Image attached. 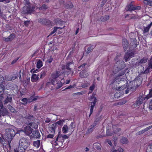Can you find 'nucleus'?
Returning a JSON list of instances; mask_svg holds the SVG:
<instances>
[{
	"label": "nucleus",
	"mask_w": 152,
	"mask_h": 152,
	"mask_svg": "<svg viewBox=\"0 0 152 152\" xmlns=\"http://www.w3.org/2000/svg\"><path fill=\"white\" fill-rule=\"evenodd\" d=\"M35 8V6L32 4L25 6L23 8V12L24 14H30L34 11Z\"/></svg>",
	"instance_id": "5"
},
{
	"label": "nucleus",
	"mask_w": 152,
	"mask_h": 152,
	"mask_svg": "<svg viewBox=\"0 0 152 152\" xmlns=\"http://www.w3.org/2000/svg\"><path fill=\"white\" fill-rule=\"evenodd\" d=\"M25 118L28 120V121H31L32 120L31 119L33 118V116L32 115H31L30 114H28L26 115L25 116Z\"/></svg>",
	"instance_id": "38"
},
{
	"label": "nucleus",
	"mask_w": 152,
	"mask_h": 152,
	"mask_svg": "<svg viewBox=\"0 0 152 152\" xmlns=\"http://www.w3.org/2000/svg\"><path fill=\"white\" fill-rule=\"evenodd\" d=\"M97 99L96 98H95L94 100H92V102L91 103V107L90 114L89 115V117H90L91 115L92 114L93 112V110L94 107L96 105V103L97 102Z\"/></svg>",
	"instance_id": "17"
},
{
	"label": "nucleus",
	"mask_w": 152,
	"mask_h": 152,
	"mask_svg": "<svg viewBox=\"0 0 152 152\" xmlns=\"http://www.w3.org/2000/svg\"><path fill=\"white\" fill-rule=\"evenodd\" d=\"M30 81V79L29 78H28L26 79L25 81L24 82L23 84L25 86H27L29 84V83Z\"/></svg>",
	"instance_id": "48"
},
{
	"label": "nucleus",
	"mask_w": 152,
	"mask_h": 152,
	"mask_svg": "<svg viewBox=\"0 0 152 152\" xmlns=\"http://www.w3.org/2000/svg\"><path fill=\"white\" fill-rule=\"evenodd\" d=\"M141 83V80L136 78L133 81L130 82V85H131L130 89L132 91H135L136 89L140 86Z\"/></svg>",
	"instance_id": "3"
},
{
	"label": "nucleus",
	"mask_w": 152,
	"mask_h": 152,
	"mask_svg": "<svg viewBox=\"0 0 152 152\" xmlns=\"http://www.w3.org/2000/svg\"><path fill=\"white\" fill-rule=\"evenodd\" d=\"M48 7L47 5L44 4L42 6L39 7V9L40 10H44L48 9Z\"/></svg>",
	"instance_id": "41"
},
{
	"label": "nucleus",
	"mask_w": 152,
	"mask_h": 152,
	"mask_svg": "<svg viewBox=\"0 0 152 152\" xmlns=\"http://www.w3.org/2000/svg\"><path fill=\"white\" fill-rule=\"evenodd\" d=\"M102 115H101L100 116L96 118L95 119L93 124L94 125H95V126H96L98 123L99 122L101 119L102 118Z\"/></svg>",
	"instance_id": "28"
},
{
	"label": "nucleus",
	"mask_w": 152,
	"mask_h": 152,
	"mask_svg": "<svg viewBox=\"0 0 152 152\" xmlns=\"http://www.w3.org/2000/svg\"><path fill=\"white\" fill-rule=\"evenodd\" d=\"M95 95L96 94L94 92H93L91 96L90 97V99L91 100H94L95 98H96V97H95Z\"/></svg>",
	"instance_id": "61"
},
{
	"label": "nucleus",
	"mask_w": 152,
	"mask_h": 152,
	"mask_svg": "<svg viewBox=\"0 0 152 152\" xmlns=\"http://www.w3.org/2000/svg\"><path fill=\"white\" fill-rule=\"evenodd\" d=\"M149 29H150L147 27H144L143 33H145L148 32L149 31Z\"/></svg>",
	"instance_id": "63"
},
{
	"label": "nucleus",
	"mask_w": 152,
	"mask_h": 152,
	"mask_svg": "<svg viewBox=\"0 0 152 152\" xmlns=\"http://www.w3.org/2000/svg\"><path fill=\"white\" fill-rule=\"evenodd\" d=\"M126 102H119L117 103H115V105H123L126 103Z\"/></svg>",
	"instance_id": "58"
},
{
	"label": "nucleus",
	"mask_w": 152,
	"mask_h": 152,
	"mask_svg": "<svg viewBox=\"0 0 152 152\" xmlns=\"http://www.w3.org/2000/svg\"><path fill=\"white\" fill-rule=\"evenodd\" d=\"M9 102H10V95L8 94L6 99L4 100V104L5 105V104L8 103Z\"/></svg>",
	"instance_id": "47"
},
{
	"label": "nucleus",
	"mask_w": 152,
	"mask_h": 152,
	"mask_svg": "<svg viewBox=\"0 0 152 152\" xmlns=\"http://www.w3.org/2000/svg\"><path fill=\"white\" fill-rule=\"evenodd\" d=\"M30 141L28 138L23 137L19 141L18 151L19 152H24L30 145Z\"/></svg>",
	"instance_id": "2"
},
{
	"label": "nucleus",
	"mask_w": 152,
	"mask_h": 152,
	"mask_svg": "<svg viewBox=\"0 0 152 152\" xmlns=\"http://www.w3.org/2000/svg\"><path fill=\"white\" fill-rule=\"evenodd\" d=\"M31 135H30L31 139L34 138H39L40 137V135L39 132L37 130L33 131Z\"/></svg>",
	"instance_id": "16"
},
{
	"label": "nucleus",
	"mask_w": 152,
	"mask_h": 152,
	"mask_svg": "<svg viewBox=\"0 0 152 152\" xmlns=\"http://www.w3.org/2000/svg\"><path fill=\"white\" fill-rule=\"evenodd\" d=\"M65 67L67 69L69 70V71L67 73V75H71V76H72L74 73L72 69L75 67L73 61L72 60L70 61L67 62L65 65Z\"/></svg>",
	"instance_id": "4"
},
{
	"label": "nucleus",
	"mask_w": 152,
	"mask_h": 152,
	"mask_svg": "<svg viewBox=\"0 0 152 152\" xmlns=\"http://www.w3.org/2000/svg\"><path fill=\"white\" fill-rule=\"evenodd\" d=\"M136 17L135 16H132V15H129L128 14H126L125 15V18H127V20H130V19H134L136 18Z\"/></svg>",
	"instance_id": "27"
},
{
	"label": "nucleus",
	"mask_w": 152,
	"mask_h": 152,
	"mask_svg": "<svg viewBox=\"0 0 152 152\" xmlns=\"http://www.w3.org/2000/svg\"><path fill=\"white\" fill-rule=\"evenodd\" d=\"M89 75V74L87 72V71L83 69L80 73L79 76L81 78H86Z\"/></svg>",
	"instance_id": "20"
},
{
	"label": "nucleus",
	"mask_w": 152,
	"mask_h": 152,
	"mask_svg": "<svg viewBox=\"0 0 152 152\" xmlns=\"http://www.w3.org/2000/svg\"><path fill=\"white\" fill-rule=\"evenodd\" d=\"M131 85H129V86L128 88H127V89H126L125 90V93L126 94H127L129 92V90L131 91H132L130 89Z\"/></svg>",
	"instance_id": "60"
},
{
	"label": "nucleus",
	"mask_w": 152,
	"mask_h": 152,
	"mask_svg": "<svg viewBox=\"0 0 152 152\" xmlns=\"http://www.w3.org/2000/svg\"><path fill=\"white\" fill-rule=\"evenodd\" d=\"M144 3L146 5L152 7V0H145L144 1Z\"/></svg>",
	"instance_id": "35"
},
{
	"label": "nucleus",
	"mask_w": 152,
	"mask_h": 152,
	"mask_svg": "<svg viewBox=\"0 0 152 152\" xmlns=\"http://www.w3.org/2000/svg\"><path fill=\"white\" fill-rule=\"evenodd\" d=\"M46 74V73L45 71H42L40 74V78L41 79L43 78L45 76Z\"/></svg>",
	"instance_id": "43"
},
{
	"label": "nucleus",
	"mask_w": 152,
	"mask_h": 152,
	"mask_svg": "<svg viewBox=\"0 0 152 152\" xmlns=\"http://www.w3.org/2000/svg\"><path fill=\"white\" fill-rule=\"evenodd\" d=\"M75 86V85H70L68 87H67L66 88H64V89L62 91H64L66 90L67 89L72 88H74Z\"/></svg>",
	"instance_id": "50"
},
{
	"label": "nucleus",
	"mask_w": 152,
	"mask_h": 152,
	"mask_svg": "<svg viewBox=\"0 0 152 152\" xmlns=\"http://www.w3.org/2000/svg\"><path fill=\"white\" fill-rule=\"evenodd\" d=\"M16 134L15 131L13 129L10 128V137H14Z\"/></svg>",
	"instance_id": "34"
},
{
	"label": "nucleus",
	"mask_w": 152,
	"mask_h": 152,
	"mask_svg": "<svg viewBox=\"0 0 152 152\" xmlns=\"http://www.w3.org/2000/svg\"><path fill=\"white\" fill-rule=\"evenodd\" d=\"M64 122V121L62 120H59L56 123H55L54 124H56V127H57L58 126V125H62L63 124V122Z\"/></svg>",
	"instance_id": "45"
},
{
	"label": "nucleus",
	"mask_w": 152,
	"mask_h": 152,
	"mask_svg": "<svg viewBox=\"0 0 152 152\" xmlns=\"http://www.w3.org/2000/svg\"><path fill=\"white\" fill-rule=\"evenodd\" d=\"M18 73L16 72L15 74L13 76H12L11 78L10 79V80H14L15 79L18 77Z\"/></svg>",
	"instance_id": "46"
},
{
	"label": "nucleus",
	"mask_w": 152,
	"mask_h": 152,
	"mask_svg": "<svg viewBox=\"0 0 152 152\" xmlns=\"http://www.w3.org/2000/svg\"><path fill=\"white\" fill-rule=\"evenodd\" d=\"M123 46L125 51L127 50L128 48H130L129 47V42L125 38L123 39Z\"/></svg>",
	"instance_id": "18"
},
{
	"label": "nucleus",
	"mask_w": 152,
	"mask_h": 152,
	"mask_svg": "<svg viewBox=\"0 0 152 152\" xmlns=\"http://www.w3.org/2000/svg\"><path fill=\"white\" fill-rule=\"evenodd\" d=\"M94 148L97 149L98 150L101 149V145L99 143H95L93 145Z\"/></svg>",
	"instance_id": "29"
},
{
	"label": "nucleus",
	"mask_w": 152,
	"mask_h": 152,
	"mask_svg": "<svg viewBox=\"0 0 152 152\" xmlns=\"http://www.w3.org/2000/svg\"><path fill=\"white\" fill-rule=\"evenodd\" d=\"M59 1L61 5H63L64 7L68 9H71L73 7V5L72 2H69V3L65 4L64 1L63 0H59Z\"/></svg>",
	"instance_id": "11"
},
{
	"label": "nucleus",
	"mask_w": 152,
	"mask_h": 152,
	"mask_svg": "<svg viewBox=\"0 0 152 152\" xmlns=\"http://www.w3.org/2000/svg\"><path fill=\"white\" fill-rule=\"evenodd\" d=\"M134 53L133 52L129 53H126L124 55V59L126 62L130 58H131L134 56Z\"/></svg>",
	"instance_id": "14"
},
{
	"label": "nucleus",
	"mask_w": 152,
	"mask_h": 152,
	"mask_svg": "<svg viewBox=\"0 0 152 152\" xmlns=\"http://www.w3.org/2000/svg\"><path fill=\"white\" fill-rule=\"evenodd\" d=\"M53 60V58L52 56H50V58H48L47 60V62L49 63H51Z\"/></svg>",
	"instance_id": "62"
},
{
	"label": "nucleus",
	"mask_w": 152,
	"mask_h": 152,
	"mask_svg": "<svg viewBox=\"0 0 152 152\" xmlns=\"http://www.w3.org/2000/svg\"><path fill=\"white\" fill-rule=\"evenodd\" d=\"M43 66L42 61L40 60H39L37 62V67L38 69H39Z\"/></svg>",
	"instance_id": "31"
},
{
	"label": "nucleus",
	"mask_w": 152,
	"mask_h": 152,
	"mask_svg": "<svg viewBox=\"0 0 152 152\" xmlns=\"http://www.w3.org/2000/svg\"><path fill=\"white\" fill-rule=\"evenodd\" d=\"M141 7L140 6H134L132 4V2L129 5H127L126 7V9L127 11H131L136 10H140Z\"/></svg>",
	"instance_id": "9"
},
{
	"label": "nucleus",
	"mask_w": 152,
	"mask_h": 152,
	"mask_svg": "<svg viewBox=\"0 0 152 152\" xmlns=\"http://www.w3.org/2000/svg\"><path fill=\"white\" fill-rule=\"evenodd\" d=\"M9 82L6 81H4L3 82V86L4 87V89H6L8 90L10 88V86H9Z\"/></svg>",
	"instance_id": "24"
},
{
	"label": "nucleus",
	"mask_w": 152,
	"mask_h": 152,
	"mask_svg": "<svg viewBox=\"0 0 152 152\" xmlns=\"http://www.w3.org/2000/svg\"><path fill=\"white\" fill-rule=\"evenodd\" d=\"M65 83L64 79L62 78L61 79V81H58L57 83V85L56 86V88L58 89L61 88Z\"/></svg>",
	"instance_id": "22"
},
{
	"label": "nucleus",
	"mask_w": 152,
	"mask_h": 152,
	"mask_svg": "<svg viewBox=\"0 0 152 152\" xmlns=\"http://www.w3.org/2000/svg\"><path fill=\"white\" fill-rule=\"evenodd\" d=\"M39 79V75L33 74L31 77V80L32 82L37 81Z\"/></svg>",
	"instance_id": "23"
},
{
	"label": "nucleus",
	"mask_w": 152,
	"mask_h": 152,
	"mask_svg": "<svg viewBox=\"0 0 152 152\" xmlns=\"http://www.w3.org/2000/svg\"><path fill=\"white\" fill-rule=\"evenodd\" d=\"M84 94V93L83 91H81L77 93H74L73 94L74 95L79 96L83 95Z\"/></svg>",
	"instance_id": "53"
},
{
	"label": "nucleus",
	"mask_w": 152,
	"mask_h": 152,
	"mask_svg": "<svg viewBox=\"0 0 152 152\" xmlns=\"http://www.w3.org/2000/svg\"><path fill=\"white\" fill-rule=\"evenodd\" d=\"M33 129L31 128L30 126H26L24 129V132L27 135L30 136V135L31 134Z\"/></svg>",
	"instance_id": "13"
},
{
	"label": "nucleus",
	"mask_w": 152,
	"mask_h": 152,
	"mask_svg": "<svg viewBox=\"0 0 152 152\" xmlns=\"http://www.w3.org/2000/svg\"><path fill=\"white\" fill-rule=\"evenodd\" d=\"M120 142L123 144H127L128 142L127 139L125 137H123L120 140Z\"/></svg>",
	"instance_id": "25"
},
{
	"label": "nucleus",
	"mask_w": 152,
	"mask_h": 152,
	"mask_svg": "<svg viewBox=\"0 0 152 152\" xmlns=\"http://www.w3.org/2000/svg\"><path fill=\"white\" fill-rule=\"evenodd\" d=\"M89 85V83H83L81 85V87L83 88H85L88 87Z\"/></svg>",
	"instance_id": "55"
},
{
	"label": "nucleus",
	"mask_w": 152,
	"mask_h": 152,
	"mask_svg": "<svg viewBox=\"0 0 152 152\" xmlns=\"http://www.w3.org/2000/svg\"><path fill=\"white\" fill-rule=\"evenodd\" d=\"M38 21L41 24L46 26H49L51 23V21L50 20L48 19L43 18L39 19Z\"/></svg>",
	"instance_id": "8"
},
{
	"label": "nucleus",
	"mask_w": 152,
	"mask_h": 152,
	"mask_svg": "<svg viewBox=\"0 0 152 152\" xmlns=\"http://www.w3.org/2000/svg\"><path fill=\"white\" fill-rule=\"evenodd\" d=\"M21 101L23 102V103H22V104L25 105L27 104L28 102V99L26 98H24L21 99Z\"/></svg>",
	"instance_id": "49"
},
{
	"label": "nucleus",
	"mask_w": 152,
	"mask_h": 152,
	"mask_svg": "<svg viewBox=\"0 0 152 152\" xmlns=\"http://www.w3.org/2000/svg\"><path fill=\"white\" fill-rule=\"evenodd\" d=\"M148 152H152V143L149 145Z\"/></svg>",
	"instance_id": "64"
},
{
	"label": "nucleus",
	"mask_w": 152,
	"mask_h": 152,
	"mask_svg": "<svg viewBox=\"0 0 152 152\" xmlns=\"http://www.w3.org/2000/svg\"><path fill=\"white\" fill-rule=\"evenodd\" d=\"M86 64L85 63H83L80 66H79L78 67V70L79 71H80L82 69H83L85 68Z\"/></svg>",
	"instance_id": "44"
},
{
	"label": "nucleus",
	"mask_w": 152,
	"mask_h": 152,
	"mask_svg": "<svg viewBox=\"0 0 152 152\" xmlns=\"http://www.w3.org/2000/svg\"><path fill=\"white\" fill-rule=\"evenodd\" d=\"M148 67L149 69H152V57L148 61Z\"/></svg>",
	"instance_id": "37"
},
{
	"label": "nucleus",
	"mask_w": 152,
	"mask_h": 152,
	"mask_svg": "<svg viewBox=\"0 0 152 152\" xmlns=\"http://www.w3.org/2000/svg\"><path fill=\"white\" fill-rule=\"evenodd\" d=\"M56 124H53L49 127V130L50 133L55 134V130L57 128Z\"/></svg>",
	"instance_id": "21"
},
{
	"label": "nucleus",
	"mask_w": 152,
	"mask_h": 152,
	"mask_svg": "<svg viewBox=\"0 0 152 152\" xmlns=\"http://www.w3.org/2000/svg\"><path fill=\"white\" fill-rule=\"evenodd\" d=\"M26 124L30 126H31L32 128L34 129H37L38 127V124L36 122H34L33 121H28L26 122Z\"/></svg>",
	"instance_id": "19"
},
{
	"label": "nucleus",
	"mask_w": 152,
	"mask_h": 152,
	"mask_svg": "<svg viewBox=\"0 0 152 152\" xmlns=\"http://www.w3.org/2000/svg\"><path fill=\"white\" fill-rule=\"evenodd\" d=\"M93 45H90V46L88 47L86 52L87 54H89L92 50L93 49V48H92Z\"/></svg>",
	"instance_id": "39"
},
{
	"label": "nucleus",
	"mask_w": 152,
	"mask_h": 152,
	"mask_svg": "<svg viewBox=\"0 0 152 152\" xmlns=\"http://www.w3.org/2000/svg\"><path fill=\"white\" fill-rule=\"evenodd\" d=\"M113 134V133H111L110 131L107 129L106 130V135L107 136H111Z\"/></svg>",
	"instance_id": "52"
},
{
	"label": "nucleus",
	"mask_w": 152,
	"mask_h": 152,
	"mask_svg": "<svg viewBox=\"0 0 152 152\" xmlns=\"http://www.w3.org/2000/svg\"><path fill=\"white\" fill-rule=\"evenodd\" d=\"M95 87V85L93 83L91 86L89 88V89L90 91H93V90L94 89V88Z\"/></svg>",
	"instance_id": "59"
},
{
	"label": "nucleus",
	"mask_w": 152,
	"mask_h": 152,
	"mask_svg": "<svg viewBox=\"0 0 152 152\" xmlns=\"http://www.w3.org/2000/svg\"><path fill=\"white\" fill-rule=\"evenodd\" d=\"M147 59L145 58H143L141 59L139 61V63L140 64H143L147 62Z\"/></svg>",
	"instance_id": "42"
},
{
	"label": "nucleus",
	"mask_w": 152,
	"mask_h": 152,
	"mask_svg": "<svg viewBox=\"0 0 152 152\" xmlns=\"http://www.w3.org/2000/svg\"><path fill=\"white\" fill-rule=\"evenodd\" d=\"M152 97V88L150 90L149 93L148 94L145 96L147 100Z\"/></svg>",
	"instance_id": "40"
},
{
	"label": "nucleus",
	"mask_w": 152,
	"mask_h": 152,
	"mask_svg": "<svg viewBox=\"0 0 152 152\" xmlns=\"http://www.w3.org/2000/svg\"><path fill=\"white\" fill-rule=\"evenodd\" d=\"M68 128L66 125H64L62 128V131L64 133H66L67 132L68 130Z\"/></svg>",
	"instance_id": "36"
},
{
	"label": "nucleus",
	"mask_w": 152,
	"mask_h": 152,
	"mask_svg": "<svg viewBox=\"0 0 152 152\" xmlns=\"http://www.w3.org/2000/svg\"><path fill=\"white\" fill-rule=\"evenodd\" d=\"M10 129H7L5 130V133L3 137V139L6 142H7V145L10 147Z\"/></svg>",
	"instance_id": "10"
},
{
	"label": "nucleus",
	"mask_w": 152,
	"mask_h": 152,
	"mask_svg": "<svg viewBox=\"0 0 152 152\" xmlns=\"http://www.w3.org/2000/svg\"><path fill=\"white\" fill-rule=\"evenodd\" d=\"M95 126V125H94L93 124L91 125L88 129L87 132L90 133L92 132L94 130Z\"/></svg>",
	"instance_id": "33"
},
{
	"label": "nucleus",
	"mask_w": 152,
	"mask_h": 152,
	"mask_svg": "<svg viewBox=\"0 0 152 152\" xmlns=\"http://www.w3.org/2000/svg\"><path fill=\"white\" fill-rule=\"evenodd\" d=\"M145 99H146L144 95L139 96V97L137 99L135 103H134L132 105L131 107L132 108H134L139 106L142 103L143 101L145 100Z\"/></svg>",
	"instance_id": "6"
},
{
	"label": "nucleus",
	"mask_w": 152,
	"mask_h": 152,
	"mask_svg": "<svg viewBox=\"0 0 152 152\" xmlns=\"http://www.w3.org/2000/svg\"><path fill=\"white\" fill-rule=\"evenodd\" d=\"M54 134H55L53 133L49 134L46 137L47 138L52 139L53 138L54 136Z\"/></svg>",
	"instance_id": "51"
},
{
	"label": "nucleus",
	"mask_w": 152,
	"mask_h": 152,
	"mask_svg": "<svg viewBox=\"0 0 152 152\" xmlns=\"http://www.w3.org/2000/svg\"><path fill=\"white\" fill-rule=\"evenodd\" d=\"M30 21L29 20H26L24 21V24L26 26H28L29 24Z\"/></svg>",
	"instance_id": "57"
},
{
	"label": "nucleus",
	"mask_w": 152,
	"mask_h": 152,
	"mask_svg": "<svg viewBox=\"0 0 152 152\" xmlns=\"http://www.w3.org/2000/svg\"><path fill=\"white\" fill-rule=\"evenodd\" d=\"M2 110H0V113L1 116H5L7 114L8 111L7 110L6 108H2Z\"/></svg>",
	"instance_id": "26"
},
{
	"label": "nucleus",
	"mask_w": 152,
	"mask_h": 152,
	"mask_svg": "<svg viewBox=\"0 0 152 152\" xmlns=\"http://www.w3.org/2000/svg\"><path fill=\"white\" fill-rule=\"evenodd\" d=\"M59 73L60 72L59 71H56L53 72L51 74V76L49 79H51V80L55 82L57 80V78L60 75Z\"/></svg>",
	"instance_id": "12"
},
{
	"label": "nucleus",
	"mask_w": 152,
	"mask_h": 152,
	"mask_svg": "<svg viewBox=\"0 0 152 152\" xmlns=\"http://www.w3.org/2000/svg\"><path fill=\"white\" fill-rule=\"evenodd\" d=\"M65 27V26H64L62 28V27H56V26H55L54 27V28H53V31H54L55 32H56L57 31V29H59V28H60V29H62V28H64V27Z\"/></svg>",
	"instance_id": "56"
},
{
	"label": "nucleus",
	"mask_w": 152,
	"mask_h": 152,
	"mask_svg": "<svg viewBox=\"0 0 152 152\" xmlns=\"http://www.w3.org/2000/svg\"><path fill=\"white\" fill-rule=\"evenodd\" d=\"M55 82L51 80V79H49V81L47 82L46 86L49 87L51 90H52L54 87Z\"/></svg>",
	"instance_id": "15"
},
{
	"label": "nucleus",
	"mask_w": 152,
	"mask_h": 152,
	"mask_svg": "<svg viewBox=\"0 0 152 152\" xmlns=\"http://www.w3.org/2000/svg\"><path fill=\"white\" fill-rule=\"evenodd\" d=\"M64 142V139L62 137V136L58 134L53 144L55 146L58 145L60 147L62 145Z\"/></svg>",
	"instance_id": "7"
},
{
	"label": "nucleus",
	"mask_w": 152,
	"mask_h": 152,
	"mask_svg": "<svg viewBox=\"0 0 152 152\" xmlns=\"http://www.w3.org/2000/svg\"><path fill=\"white\" fill-rule=\"evenodd\" d=\"M120 57V55H117L115 58L114 60L116 62L114 66L113 72L115 74L118 73V76L112 78L110 84L113 89L119 91L126 88V85H124L117 87V85L119 84L118 82L121 80L120 77L124 75L128 69V68H125L126 66V64L121 59Z\"/></svg>",
	"instance_id": "1"
},
{
	"label": "nucleus",
	"mask_w": 152,
	"mask_h": 152,
	"mask_svg": "<svg viewBox=\"0 0 152 152\" xmlns=\"http://www.w3.org/2000/svg\"><path fill=\"white\" fill-rule=\"evenodd\" d=\"M109 19V16L108 15H105L104 16H102L100 18V20L104 22L108 20Z\"/></svg>",
	"instance_id": "32"
},
{
	"label": "nucleus",
	"mask_w": 152,
	"mask_h": 152,
	"mask_svg": "<svg viewBox=\"0 0 152 152\" xmlns=\"http://www.w3.org/2000/svg\"><path fill=\"white\" fill-rule=\"evenodd\" d=\"M75 127V125H74V123L72 122L70 124V125L69 126V129H71V130H72L74 129Z\"/></svg>",
	"instance_id": "54"
},
{
	"label": "nucleus",
	"mask_w": 152,
	"mask_h": 152,
	"mask_svg": "<svg viewBox=\"0 0 152 152\" xmlns=\"http://www.w3.org/2000/svg\"><path fill=\"white\" fill-rule=\"evenodd\" d=\"M40 141L39 140H37V141H34L33 143V145L38 148L39 147L40 145Z\"/></svg>",
	"instance_id": "30"
}]
</instances>
